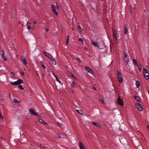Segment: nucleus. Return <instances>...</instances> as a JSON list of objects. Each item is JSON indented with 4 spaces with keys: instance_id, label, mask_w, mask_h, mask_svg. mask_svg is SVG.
<instances>
[{
    "instance_id": "f257e3e1",
    "label": "nucleus",
    "mask_w": 149,
    "mask_h": 149,
    "mask_svg": "<svg viewBox=\"0 0 149 149\" xmlns=\"http://www.w3.org/2000/svg\"><path fill=\"white\" fill-rule=\"evenodd\" d=\"M92 44L95 47H96L98 49H102V48H101L100 45L99 43L96 42L94 40H91V41Z\"/></svg>"
},
{
    "instance_id": "f03ea898",
    "label": "nucleus",
    "mask_w": 149,
    "mask_h": 149,
    "mask_svg": "<svg viewBox=\"0 0 149 149\" xmlns=\"http://www.w3.org/2000/svg\"><path fill=\"white\" fill-rule=\"evenodd\" d=\"M117 103L121 106H123L124 105L123 100L120 97L117 99Z\"/></svg>"
},
{
    "instance_id": "7ed1b4c3",
    "label": "nucleus",
    "mask_w": 149,
    "mask_h": 149,
    "mask_svg": "<svg viewBox=\"0 0 149 149\" xmlns=\"http://www.w3.org/2000/svg\"><path fill=\"white\" fill-rule=\"evenodd\" d=\"M135 107L140 111H142L143 110L142 106L139 103L136 104Z\"/></svg>"
},
{
    "instance_id": "20e7f679",
    "label": "nucleus",
    "mask_w": 149,
    "mask_h": 149,
    "mask_svg": "<svg viewBox=\"0 0 149 149\" xmlns=\"http://www.w3.org/2000/svg\"><path fill=\"white\" fill-rule=\"evenodd\" d=\"M29 111L31 115H36L38 117H40L36 113H35L34 112V110L32 108L30 109L29 110Z\"/></svg>"
},
{
    "instance_id": "39448f33",
    "label": "nucleus",
    "mask_w": 149,
    "mask_h": 149,
    "mask_svg": "<svg viewBox=\"0 0 149 149\" xmlns=\"http://www.w3.org/2000/svg\"><path fill=\"white\" fill-rule=\"evenodd\" d=\"M51 7H52V9L53 12L56 15H58V13L56 10L55 7L53 5H52L51 6Z\"/></svg>"
},
{
    "instance_id": "423d86ee",
    "label": "nucleus",
    "mask_w": 149,
    "mask_h": 149,
    "mask_svg": "<svg viewBox=\"0 0 149 149\" xmlns=\"http://www.w3.org/2000/svg\"><path fill=\"white\" fill-rule=\"evenodd\" d=\"M118 79L120 83H122L123 81V77L122 75L117 76Z\"/></svg>"
},
{
    "instance_id": "0eeeda50",
    "label": "nucleus",
    "mask_w": 149,
    "mask_h": 149,
    "mask_svg": "<svg viewBox=\"0 0 149 149\" xmlns=\"http://www.w3.org/2000/svg\"><path fill=\"white\" fill-rule=\"evenodd\" d=\"M86 70L88 71V72L92 74H93V72L91 69L87 66H85V67Z\"/></svg>"
},
{
    "instance_id": "6e6552de",
    "label": "nucleus",
    "mask_w": 149,
    "mask_h": 149,
    "mask_svg": "<svg viewBox=\"0 0 149 149\" xmlns=\"http://www.w3.org/2000/svg\"><path fill=\"white\" fill-rule=\"evenodd\" d=\"M43 53L47 57H49L50 59L53 57L51 54L45 51H43Z\"/></svg>"
},
{
    "instance_id": "1a4fd4ad",
    "label": "nucleus",
    "mask_w": 149,
    "mask_h": 149,
    "mask_svg": "<svg viewBox=\"0 0 149 149\" xmlns=\"http://www.w3.org/2000/svg\"><path fill=\"white\" fill-rule=\"evenodd\" d=\"M2 52V53L1 54L2 57L3 58V59L5 61H7V58L6 56L4 55V53L5 52L3 50H2L1 51Z\"/></svg>"
},
{
    "instance_id": "9d476101",
    "label": "nucleus",
    "mask_w": 149,
    "mask_h": 149,
    "mask_svg": "<svg viewBox=\"0 0 149 149\" xmlns=\"http://www.w3.org/2000/svg\"><path fill=\"white\" fill-rule=\"evenodd\" d=\"M21 59L23 63L25 65H26L27 64V62L24 56H22L21 57Z\"/></svg>"
},
{
    "instance_id": "9b49d317",
    "label": "nucleus",
    "mask_w": 149,
    "mask_h": 149,
    "mask_svg": "<svg viewBox=\"0 0 149 149\" xmlns=\"http://www.w3.org/2000/svg\"><path fill=\"white\" fill-rule=\"evenodd\" d=\"M79 147L80 149H85L83 144L80 142L79 143Z\"/></svg>"
},
{
    "instance_id": "f8f14e48",
    "label": "nucleus",
    "mask_w": 149,
    "mask_h": 149,
    "mask_svg": "<svg viewBox=\"0 0 149 149\" xmlns=\"http://www.w3.org/2000/svg\"><path fill=\"white\" fill-rule=\"evenodd\" d=\"M39 121L40 123L43 124H46V123L42 119L39 118H38Z\"/></svg>"
},
{
    "instance_id": "ddd939ff",
    "label": "nucleus",
    "mask_w": 149,
    "mask_h": 149,
    "mask_svg": "<svg viewBox=\"0 0 149 149\" xmlns=\"http://www.w3.org/2000/svg\"><path fill=\"white\" fill-rule=\"evenodd\" d=\"M143 75L145 78L147 79H149V73H146L144 74Z\"/></svg>"
},
{
    "instance_id": "4468645a",
    "label": "nucleus",
    "mask_w": 149,
    "mask_h": 149,
    "mask_svg": "<svg viewBox=\"0 0 149 149\" xmlns=\"http://www.w3.org/2000/svg\"><path fill=\"white\" fill-rule=\"evenodd\" d=\"M92 123L95 125L97 127H100V125L98 123H95L94 122H92Z\"/></svg>"
},
{
    "instance_id": "2eb2a0df",
    "label": "nucleus",
    "mask_w": 149,
    "mask_h": 149,
    "mask_svg": "<svg viewBox=\"0 0 149 149\" xmlns=\"http://www.w3.org/2000/svg\"><path fill=\"white\" fill-rule=\"evenodd\" d=\"M52 61L53 64L54 65H56V63L53 57H52L50 59Z\"/></svg>"
},
{
    "instance_id": "dca6fc26",
    "label": "nucleus",
    "mask_w": 149,
    "mask_h": 149,
    "mask_svg": "<svg viewBox=\"0 0 149 149\" xmlns=\"http://www.w3.org/2000/svg\"><path fill=\"white\" fill-rule=\"evenodd\" d=\"M124 60L126 63V65H127L128 64V63L129 62V59L128 57L127 58H124Z\"/></svg>"
},
{
    "instance_id": "f3484780",
    "label": "nucleus",
    "mask_w": 149,
    "mask_h": 149,
    "mask_svg": "<svg viewBox=\"0 0 149 149\" xmlns=\"http://www.w3.org/2000/svg\"><path fill=\"white\" fill-rule=\"evenodd\" d=\"M16 81L18 85L22 83V80L19 79H18Z\"/></svg>"
},
{
    "instance_id": "a211bd4d",
    "label": "nucleus",
    "mask_w": 149,
    "mask_h": 149,
    "mask_svg": "<svg viewBox=\"0 0 149 149\" xmlns=\"http://www.w3.org/2000/svg\"><path fill=\"white\" fill-rule=\"evenodd\" d=\"M133 62L134 65H136L137 67H138L139 65L137 64V62L135 59H134L133 60Z\"/></svg>"
},
{
    "instance_id": "6ab92c4d",
    "label": "nucleus",
    "mask_w": 149,
    "mask_h": 149,
    "mask_svg": "<svg viewBox=\"0 0 149 149\" xmlns=\"http://www.w3.org/2000/svg\"><path fill=\"white\" fill-rule=\"evenodd\" d=\"M143 74H145L146 73H148V70H147V69H146L145 68H143Z\"/></svg>"
},
{
    "instance_id": "aec40b11",
    "label": "nucleus",
    "mask_w": 149,
    "mask_h": 149,
    "mask_svg": "<svg viewBox=\"0 0 149 149\" xmlns=\"http://www.w3.org/2000/svg\"><path fill=\"white\" fill-rule=\"evenodd\" d=\"M99 100L102 103L104 104V102L103 98L99 97Z\"/></svg>"
},
{
    "instance_id": "412c9836",
    "label": "nucleus",
    "mask_w": 149,
    "mask_h": 149,
    "mask_svg": "<svg viewBox=\"0 0 149 149\" xmlns=\"http://www.w3.org/2000/svg\"><path fill=\"white\" fill-rule=\"evenodd\" d=\"M127 27L126 26H125V29H124V34L125 35H126L127 34Z\"/></svg>"
},
{
    "instance_id": "4be33fe9",
    "label": "nucleus",
    "mask_w": 149,
    "mask_h": 149,
    "mask_svg": "<svg viewBox=\"0 0 149 149\" xmlns=\"http://www.w3.org/2000/svg\"><path fill=\"white\" fill-rule=\"evenodd\" d=\"M27 25L28 26V29H30L31 28V23L29 22H28L27 23Z\"/></svg>"
},
{
    "instance_id": "5701e85b",
    "label": "nucleus",
    "mask_w": 149,
    "mask_h": 149,
    "mask_svg": "<svg viewBox=\"0 0 149 149\" xmlns=\"http://www.w3.org/2000/svg\"><path fill=\"white\" fill-rule=\"evenodd\" d=\"M133 8H132V6H130V11L131 13H133Z\"/></svg>"
},
{
    "instance_id": "b1692460",
    "label": "nucleus",
    "mask_w": 149,
    "mask_h": 149,
    "mask_svg": "<svg viewBox=\"0 0 149 149\" xmlns=\"http://www.w3.org/2000/svg\"><path fill=\"white\" fill-rule=\"evenodd\" d=\"M10 84L12 85H18L17 84V82L16 81H15L14 82H11L10 83Z\"/></svg>"
},
{
    "instance_id": "393cba45",
    "label": "nucleus",
    "mask_w": 149,
    "mask_h": 149,
    "mask_svg": "<svg viewBox=\"0 0 149 149\" xmlns=\"http://www.w3.org/2000/svg\"><path fill=\"white\" fill-rule=\"evenodd\" d=\"M136 84L137 88H138L139 87L140 85V82L139 81H137L136 82Z\"/></svg>"
},
{
    "instance_id": "a878e982",
    "label": "nucleus",
    "mask_w": 149,
    "mask_h": 149,
    "mask_svg": "<svg viewBox=\"0 0 149 149\" xmlns=\"http://www.w3.org/2000/svg\"><path fill=\"white\" fill-rule=\"evenodd\" d=\"M134 97L137 101L139 102L140 101V99L139 97L134 96Z\"/></svg>"
},
{
    "instance_id": "bb28decb",
    "label": "nucleus",
    "mask_w": 149,
    "mask_h": 149,
    "mask_svg": "<svg viewBox=\"0 0 149 149\" xmlns=\"http://www.w3.org/2000/svg\"><path fill=\"white\" fill-rule=\"evenodd\" d=\"M40 63L41 64V65L42 67L43 68L45 69V66L44 65V64H43V63L42 61H40Z\"/></svg>"
},
{
    "instance_id": "cd10ccee",
    "label": "nucleus",
    "mask_w": 149,
    "mask_h": 149,
    "mask_svg": "<svg viewBox=\"0 0 149 149\" xmlns=\"http://www.w3.org/2000/svg\"><path fill=\"white\" fill-rule=\"evenodd\" d=\"M13 101L14 102L17 103H19L20 102L19 101L17 100V99L15 98L13 99Z\"/></svg>"
},
{
    "instance_id": "c85d7f7f",
    "label": "nucleus",
    "mask_w": 149,
    "mask_h": 149,
    "mask_svg": "<svg viewBox=\"0 0 149 149\" xmlns=\"http://www.w3.org/2000/svg\"><path fill=\"white\" fill-rule=\"evenodd\" d=\"M76 84V83L74 81H73L71 84V87L73 88L74 87Z\"/></svg>"
},
{
    "instance_id": "c756f323",
    "label": "nucleus",
    "mask_w": 149,
    "mask_h": 149,
    "mask_svg": "<svg viewBox=\"0 0 149 149\" xmlns=\"http://www.w3.org/2000/svg\"><path fill=\"white\" fill-rule=\"evenodd\" d=\"M113 34L114 36H117L116 32L114 30H113Z\"/></svg>"
},
{
    "instance_id": "7c9ffc66",
    "label": "nucleus",
    "mask_w": 149,
    "mask_h": 149,
    "mask_svg": "<svg viewBox=\"0 0 149 149\" xmlns=\"http://www.w3.org/2000/svg\"><path fill=\"white\" fill-rule=\"evenodd\" d=\"M40 146L42 148H44V149H48V148L47 147H45L43 145H41L40 144Z\"/></svg>"
},
{
    "instance_id": "2f4dec72",
    "label": "nucleus",
    "mask_w": 149,
    "mask_h": 149,
    "mask_svg": "<svg viewBox=\"0 0 149 149\" xmlns=\"http://www.w3.org/2000/svg\"><path fill=\"white\" fill-rule=\"evenodd\" d=\"M55 136L57 138H61V137L60 135V134H57L55 135Z\"/></svg>"
},
{
    "instance_id": "473e14b6",
    "label": "nucleus",
    "mask_w": 149,
    "mask_h": 149,
    "mask_svg": "<svg viewBox=\"0 0 149 149\" xmlns=\"http://www.w3.org/2000/svg\"><path fill=\"white\" fill-rule=\"evenodd\" d=\"M123 54H124V58H127V55L125 53V52H124L123 53Z\"/></svg>"
},
{
    "instance_id": "72a5a7b5",
    "label": "nucleus",
    "mask_w": 149,
    "mask_h": 149,
    "mask_svg": "<svg viewBox=\"0 0 149 149\" xmlns=\"http://www.w3.org/2000/svg\"><path fill=\"white\" fill-rule=\"evenodd\" d=\"M56 81H58L59 83L61 84V81H60L58 79V77H56Z\"/></svg>"
},
{
    "instance_id": "f704fd0d",
    "label": "nucleus",
    "mask_w": 149,
    "mask_h": 149,
    "mask_svg": "<svg viewBox=\"0 0 149 149\" xmlns=\"http://www.w3.org/2000/svg\"><path fill=\"white\" fill-rule=\"evenodd\" d=\"M18 87L21 90H23V88L22 87V86L20 85H19L18 86Z\"/></svg>"
},
{
    "instance_id": "c9c22d12",
    "label": "nucleus",
    "mask_w": 149,
    "mask_h": 149,
    "mask_svg": "<svg viewBox=\"0 0 149 149\" xmlns=\"http://www.w3.org/2000/svg\"><path fill=\"white\" fill-rule=\"evenodd\" d=\"M121 75H122L121 72L119 71H118L117 76H120Z\"/></svg>"
},
{
    "instance_id": "e433bc0d",
    "label": "nucleus",
    "mask_w": 149,
    "mask_h": 149,
    "mask_svg": "<svg viewBox=\"0 0 149 149\" xmlns=\"http://www.w3.org/2000/svg\"><path fill=\"white\" fill-rule=\"evenodd\" d=\"M70 74H71L72 77H73L74 79H76V78L73 75L72 73H70Z\"/></svg>"
},
{
    "instance_id": "4c0bfd02",
    "label": "nucleus",
    "mask_w": 149,
    "mask_h": 149,
    "mask_svg": "<svg viewBox=\"0 0 149 149\" xmlns=\"http://www.w3.org/2000/svg\"><path fill=\"white\" fill-rule=\"evenodd\" d=\"M57 124L60 127L62 126V124L59 122L57 123Z\"/></svg>"
},
{
    "instance_id": "58836bf2",
    "label": "nucleus",
    "mask_w": 149,
    "mask_h": 149,
    "mask_svg": "<svg viewBox=\"0 0 149 149\" xmlns=\"http://www.w3.org/2000/svg\"><path fill=\"white\" fill-rule=\"evenodd\" d=\"M69 39H68V38H67V40H66V44H68V42H69Z\"/></svg>"
},
{
    "instance_id": "ea45409f",
    "label": "nucleus",
    "mask_w": 149,
    "mask_h": 149,
    "mask_svg": "<svg viewBox=\"0 0 149 149\" xmlns=\"http://www.w3.org/2000/svg\"><path fill=\"white\" fill-rule=\"evenodd\" d=\"M78 112L80 114H81L82 113V111L81 110H77Z\"/></svg>"
},
{
    "instance_id": "a19ab883",
    "label": "nucleus",
    "mask_w": 149,
    "mask_h": 149,
    "mask_svg": "<svg viewBox=\"0 0 149 149\" xmlns=\"http://www.w3.org/2000/svg\"><path fill=\"white\" fill-rule=\"evenodd\" d=\"M114 37L115 39V40H116V42H117V40L118 38L117 37V36H114Z\"/></svg>"
},
{
    "instance_id": "79ce46f5",
    "label": "nucleus",
    "mask_w": 149,
    "mask_h": 149,
    "mask_svg": "<svg viewBox=\"0 0 149 149\" xmlns=\"http://www.w3.org/2000/svg\"><path fill=\"white\" fill-rule=\"evenodd\" d=\"M20 74H21V75L22 76H23L24 75V73L23 72H20Z\"/></svg>"
},
{
    "instance_id": "37998d69",
    "label": "nucleus",
    "mask_w": 149,
    "mask_h": 149,
    "mask_svg": "<svg viewBox=\"0 0 149 149\" xmlns=\"http://www.w3.org/2000/svg\"><path fill=\"white\" fill-rule=\"evenodd\" d=\"M0 119H3V116L1 115V114L0 113Z\"/></svg>"
},
{
    "instance_id": "c03bdc74",
    "label": "nucleus",
    "mask_w": 149,
    "mask_h": 149,
    "mask_svg": "<svg viewBox=\"0 0 149 149\" xmlns=\"http://www.w3.org/2000/svg\"><path fill=\"white\" fill-rule=\"evenodd\" d=\"M138 69L140 71H141V68L140 67H139L138 66Z\"/></svg>"
},
{
    "instance_id": "a18cd8bd",
    "label": "nucleus",
    "mask_w": 149,
    "mask_h": 149,
    "mask_svg": "<svg viewBox=\"0 0 149 149\" xmlns=\"http://www.w3.org/2000/svg\"><path fill=\"white\" fill-rule=\"evenodd\" d=\"M52 74L54 75V76L55 77V78H56V77H57L55 75V74H54L53 72H52Z\"/></svg>"
},
{
    "instance_id": "49530a36",
    "label": "nucleus",
    "mask_w": 149,
    "mask_h": 149,
    "mask_svg": "<svg viewBox=\"0 0 149 149\" xmlns=\"http://www.w3.org/2000/svg\"><path fill=\"white\" fill-rule=\"evenodd\" d=\"M92 88L93 89V90H96V88H95V87H92Z\"/></svg>"
},
{
    "instance_id": "de8ad7c7",
    "label": "nucleus",
    "mask_w": 149,
    "mask_h": 149,
    "mask_svg": "<svg viewBox=\"0 0 149 149\" xmlns=\"http://www.w3.org/2000/svg\"><path fill=\"white\" fill-rule=\"evenodd\" d=\"M79 41H82V42H83V40L81 38L79 39Z\"/></svg>"
},
{
    "instance_id": "09e8293b",
    "label": "nucleus",
    "mask_w": 149,
    "mask_h": 149,
    "mask_svg": "<svg viewBox=\"0 0 149 149\" xmlns=\"http://www.w3.org/2000/svg\"><path fill=\"white\" fill-rule=\"evenodd\" d=\"M77 60L78 61H79V62H81L80 59L79 58H77Z\"/></svg>"
},
{
    "instance_id": "8fccbe9b",
    "label": "nucleus",
    "mask_w": 149,
    "mask_h": 149,
    "mask_svg": "<svg viewBox=\"0 0 149 149\" xmlns=\"http://www.w3.org/2000/svg\"><path fill=\"white\" fill-rule=\"evenodd\" d=\"M78 28L79 29H81V26H80V25H79L78 26Z\"/></svg>"
},
{
    "instance_id": "3c124183",
    "label": "nucleus",
    "mask_w": 149,
    "mask_h": 149,
    "mask_svg": "<svg viewBox=\"0 0 149 149\" xmlns=\"http://www.w3.org/2000/svg\"><path fill=\"white\" fill-rule=\"evenodd\" d=\"M33 23L34 24H36V22L35 21H33Z\"/></svg>"
},
{
    "instance_id": "603ef678",
    "label": "nucleus",
    "mask_w": 149,
    "mask_h": 149,
    "mask_svg": "<svg viewBox=\"0 0 149 149\" xmlns=\"http://www.w3.org/2000/svg\"><path fill=\"white\" fill-rule=\"evenodd\" d=\"M57 8H58V9L60 8V6L58 5H57Z\"/></svg>"
},
{
    "instance_id": "864d4df0",
    "label": "nucleus",
    "mask_w": 149,
    "mask_h": 149,
    "mask_svg": "<svg viewBox=\"0 0 149 149\" xmlns=\"http://www.w3.org/2000/svg\"><path fill=\"white\" fill-rule=\"evenodd\" d=\"M48 31H49V29H48V28H46V31H47V32H48Z\"/></svg>"
},
{
    "instance_id": "5fc2aeb1",
    "label": "nucleus",
    "mask_w": 149,
    "mask_h": 149,
    "mask_svg": "<svg viewBox=\"0 0 149 149\" xmlns=\"http://www.w3.org/2000/svg\"><path fill=\"white\" fill-rule=\"evenodd\" d=\"M147 128L148 131H149V126H147Z\"/></svg>"
},
{
    "instance_id": "6e6d98bb",
    "label": "nucleus",
    "mask_w": 149,
    "mask_h": 149,
    "mask_svg": "<svg viewBox=\"0 0 149 149\" xmlns=\"http://www.w3.org/2000/svg\"><path fill=\"white\" fill-rule=\"evenodd\" d=\"M3 100L2 98H0V101H3Z\"/></svg>"
},
{
    "instance_id": "4d7b16f0",
    "label": "nucleus",
    "mask_w": 149,
    "mask_h": 149,
    "mask_svg": "<svg viewBox=\"0 0 149 149\" xmlns=\"http://www.w3.org/2000/svg\"><path fill=\"white\" fill-rule=\"evenodd\" d=\"M84 50H86V49H87V48L86 47H85L84 48Z\"/></svg>"
},
{
    "instance_id": "13d9d810",
    "label": "nucleus",
    "mask_w": 149,
    "mask_h": 149,
    "mask_svg": "<svg viewBox=\"0 0 149 149\" xmlns=\"http://www.w3.org/2000/svg\"><path fill=\"white\" fill-rule=\"evenodd\" d=\"M70 73H71V72H70L69 73V76L70 77H72V76H71V74H70Z\"/></svg>"
},
{
    "instance_id": "bf43d9fd",
    "label": "nucleus",
    "mask_w": 149,
    "mask_h": 149,
    "mask_svg": "<svg viewBox=\"0 0 149 149\" xmlns=\"http://www.w3.org/2000/svg\"><path fill=\"white\" fill-rule=\"evenodd\" d=\"M67 37V38H68V39H69V36H68Z\"/></svg>"
},
{
    "instance_id": "052dcab7",
    "label": "nucleus",
    "mask_w": 149,
    "mask_h": 149,
    "mask_svg": "<svg viewBox=\"0 0 149 149\" xmlns=\"http://www.w3.org/2000/svg\"><path fill=\"white\" fill-rule=\"evenodd\" d=\"M9 97H10V93H9Z\"/></svg>"
},
{
    "instance_id": "680f3d73",
    "label": "nucleus",
    "mask_w": 149,
    "mask_h": 149,
    "mask_svg": "<svg viewBox=\"0 0 149 149\" xmlns=\"http://www.w3.org/2000/svg\"><path fill=\"white\" fill-rule=\"evenodd\" d=\"M12 74L13 75L14 74V73H13V72H12Z\"/></svg>"
},
{
    "instance_id": "e2e57ef3",
    "label": "nucleus",
    "mask_w": 149,
    "mask_h": 149,
    "mask_svg": "<svg viewBox=\"0 0 149 149\" xmlns=\"http://www.w3.org/2000/svg\"><path fill=\"white\" fill-rule=\"evenodd\" d=\"M81 43H82V44H84L83 43V42H82V41H81Z\"/></svg>"
},
{
    "instance_id": "0e129e2a",
    "label": "nucleus",
    "mask_w": 149,
    "mask_h": 149,
    "mask_svg": "<svg viewBox=\"0 0 149 149\" xmlns=\"http://www.w3.org/2000/svg\"><path fill=\"white\" fill-rule=\"evenodd\" d=\"M4 4L6 5V3H4Z\"/></svg>"
},
{
    "instance_id": "69168bd1",
    "label": "nucleus",
    "mask_w": 149,
    "mask_h": 149,
    "mask_svg": "<svg viewBox=\"0 0 149 149\" xmlns=\"http://www.w3.org/2000/svg\"><path fill=\"white\" fill-rule=\"evenodd\" d=\"M31 146H32V144H31Z\"/></svg>"
},
{
    "instance_id": "338daca9",
    "label": "nucleus",
    "mask_w": 149,
    "mask_h": 149,
    "mask_svg": "<svg viewBox=\"0 0 149 149\" xmlns=\"http://www.w3.org/2000/svg\"><path fill=\"white\" fill-rule=\"evenodd\" d=\"M31 146H32V144H31Z\"/></svg>"
}]
</instances>
